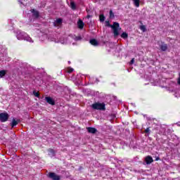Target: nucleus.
<instances>
[{"label": "nucleus", "mask_w": 180, "mask_h": 180, "mask_svg": "<svg viewBox=\"0 0 180 180\" xmlns=\"http://www.w3.org/2000/svg\"><path fill=\"white\" fill-rule=\"evenodd\" d=\"M89 18H91V15H87V19H89Z\"/></svg>", "instance_id": "nucleus-29"}, {"label": "nucleus", "mask_w": 180, "mask_h": 180, "mask_svg": "<svg viewBox=\"0 0 180 180\" xmlns=\"http://www.w3.org/2000/svg\"><path fill=\"white\" fill-rule=\"evenodd\" d=\"M18 40H27V41H32V38L30 37L27 36V34L25 32H22L20 33V34L18 36Z\"/></svg>", "instance_id": "nucleus-3"}, {"label": "nucleus", "mask_w": 180, "mask_h": 180, "mask_svg": "<svg viewBox=\"0 0 180 180\" xmlns=\"http://www.w3.org/2000/svg\"><path fill=\"white\" fill-rule=\"evenodd\" d=\"M160 47L162 51H167V50H168V45L166 44L160 45Z\"/></svg>", "instance_id": "nucleus-15"}, {"label": "nucleus", "mask_w": 180, "mask_h": 180, "mask_svg": "<svg viewBox=\"0 0 180 180\" xmlns=\"http://www.w3.org/2000/svg\"><path fill=\"white\" fill-rule=\"evenodd\" d=\"M106 105L105 103H94L91 105L92 109H94V110H106Z\"/></svg>", "instance_id": "nucleus-2"}, {"label": "nucleus", "mask_w": 180, "mask_h": 180, "mask_svg": "<svg viewBox=\"0 0 180 180\" xmlns=\"http://www.w3.org/2000/svg\"><path fill=\"white\" fill-rule=\"evenodd\" d=\"M79 169H82V167L80 166V167H79Z\"/></svg>", "instance_id": "nucleus-31"}, {"label": "nucleus", "mask_w": 180, "mask_h": 180, "mask_svg": "<svg viewBox=\"0 0 180 180\" xmlns=\"http://www.w3.org/2000/svg\"><path fill=\"white\" fill-rule=\"evenodd\" d=\"M121 37L122 39H127V37H129V34H127V32H122V34H121Z\"/></svg>", "instance_id": "nucleus-18"}, {"label": "nucleus", "mask_w": 180, "mask_h": 180, "mask_svg": "<svg viewBox=\"0 0 180 180\" xmlns=\"http://www.w3.org/2000/svg\"><path fill=\"white\" fill-rule=\"evenodd\" d=\"M145 162H146L147 165H150V164L154 162V160L153 159V157L148 155L146 157Z\"/></svg>", "instance_id": "nucleus-8"}, {"label": "nucleus", "mask_w": 180, "mask_h": 180, "mask_svg": "<svg viewBox=\"0 0 180 180\" xmlns=\"http://www.w3.org/2000/svg\"><path fill=\"white\" fill-rule=\"evenodd\" d=\"M74 40L75 41H79V40H82V37L81 36L75 37H74Z\"/></svg>", "instance_id": "nucleus-21"}, {"label": "nucleus", "mask_w": 180, "mask_h": 180, "mask_svg": "<svg viewBox=\"0 0 180 180\" xmlns=\"http://www.w3.org/2000/svg\"><path fill=\"white\" fill-rule=\"evenodd\" d=\"M134 4L136 8H139L140 6V0H134Z\"/></svg>", "instance_id": "nucleus-19"}, {"label": "nucleus", "mask_w": 180, "mask_h": 180, "mask_svg": "<svg viewBox=\"0 0 180 180\" xmlns=\"http://www.w3.org/2000/svg\"><path fill=\"white\" fill-rule=\"evenodd\" d=\"M105 15L103 14H101L99 15V20H100V22H105Z\"/></svg>", "instance_id": "nucleus-20"}, {"label": "nucleus", "mask_w": 180, "mask_h": 180, "mask_svg": "<svg viewBox=\"0 0 180 180\" xmlns=\"http://www.w3.org/2000/svg\"><path fill=\"white\" fill-rule=\"evenodd\" d=\"M6 75V70H1L0 71V78H3V77H5Z\"/></svg>", "instance_id": "nucleus-17"}, {"label": "nucleus", "mask_w": 180, "mask_h": 180, "mask_svg": "<svg viewBox=\"0 0 180 180\" xmlns=\"http://www.w3.org/2000/svg\"><path fill=\"white\" fill-rule=\"evenodd\" d=\"M89 43L90 44H91V46H94V47H97V46H99V42L95 39H90Z\"/></svg>", "instance_id": "nucleus-11"}, {"label": "nucleus", "mask_w": 180, "mask_h": 180, "mask_svg": "<svg viewBox=\"0 0 180 180\" xmlns=\"http://www.w3.org/2000/svg\"><path fill=\"white\" fill-rule=\"evenodd\" d=\"M45 101H46V103L49 105H52V106L56 105V101L50 96L45 97Z\"/></svg>", "instance_id": "nucleus-7"}, {"label": "nucleus", "mask_w": 180, "mask_h": 180, "mask_svg": "<svg viewBox=\"0 0 180 180\" xmlns=\"http://www.w3.org/2000/svg\"><path fill=\"white\" fill-rule=\"evenodd\" d=\"M169 131L170 129H168V127H167L166 126H161L159 129L158 134H160V136H167V134H168Z\"/></svg>", "instance_id": "nucleus-4"}, {"label": "nucleus", "mask_w": 180, "mask_h": 180, "mask_svg": "<svg viewBox=\"0 0 180 180\" xmlns=\"http://www.w3.org/2000/svg\"><path fill=\"white\" fill-rule=\"evenodd\" d=\"M9 119V114L8 112H1L0 113V121L1 123H5V122H8Z\"/></svg>", "instance_id": "nucleus-6"}, {"label": "nucleus", "mask_w": 180, "mask_h": 180, "mask_svg": "<svg viewBox=\"0 0 180 180\" xmlns=\"http://www.w3.org/2000/svg\"><path fill=\"white\" fill-rule=\"evenodd\" d=\"M19 123H20V120H15V118H13L11 123V126L12 128H13V127H15V126H18V124H19Z\"/></svg>", "instance_id": "nucleus-9"}, {"label": "nucleus", "mask_w": 180, "mask_h": 180, "mask_svg": "<svg viewBox=\"0 0 180 180\" xmlns=\"http://www.w3.org/2000/svg\"><path fill=\"white\" fill-rule=\"evenodd\" d=\"M110 19H113L115 18V13H113V11L110 10Z\"/></svg>", "instance_id": "nucleus-22"}, {"label": "nucleus", "mask_w": 180, "mask_h": 180, "mask_svg": "<svg viewBox=\"0 0 180 180\" xmlns=\"http://www.w3.org/2000/svg\"><path fill=\"white\" fill-rule=\"evenodd\" d=\"M75 77H72V79H75Z\"/></svg>", "instance_id": "nucleus-32"}, {"label": "nucleus", "mask_w": 180, "mask_h": 180, "mask_svg": "<svg viewBox=\"0 0 180 180\" xmlns=\"http://www.w3.org/2000/svg\"><path fill=\"white\" fill-rule=\"evenodd\" d=\"M105 26L112 29L115 37H117V36H119V30H120V29H122L120 28V25L119 22H114L113 25H112L109 21H105Z\"/></svg>", "instance_id": "nucleus-1"}, {"label": "nucleus", "mask_w": 180, "mask_h": 180, "mask_svg": "<svg viewBox=\"0 0 180 180\" xmlns=\"http://www.w3.org/2000/svg\"><path fill=\"white\" fill-rule=\"evenodd\" d=\"M74 68L71 67H68V74H71V72H73Z\"/></svg>", "instance_id": "nucleus-25"}, {"label": "nucleus", "mask_w": 180, "mask_h": 180, "mask_svg": "<svg viewBox=\"0 0 180 180\" xmlns=\"http://www.w3.org/2000/svg\"><path fill=\"white\" fill-rule=\"evenodd\" d=\"M46 176L48 178H49V179H51V180H60V179H61V176H60L57 175V174H56L54 172H51L48 173L46 174Z\"/></svg>", "instance_id": "nucleus-5"}, {"label": "nucleus", "mask_w": 180, "mask_h": 180, "mask_svg": "<svg viewBox=\"0 0 180 180\" xmlns=\"http://www.w3.org/2000/svg\"><path fill=\"white\" fill-rule=\"evenodd\" d=\"M87 131L89 133H91V134H95V133H96V131H98V129H96V128H94V127H87Z\"/></svg>", "instance_id": "nucleus-13"}, {"label": "nucleus", "mask_w": 180, "mask_h": 180, "mask_svg": "<svg viewBox=\"0 0 180 180\" xmlns=\"http://www.w3.org/2000/svg\"><path fill=\"white\" fill-rule=\"evenodd\" d=\"M70 8L72 11H77V4H75V1L70 0Z\"/></svg>", "instance_id": "nucleus-10"}, {"label": "nucleus", "mask_w": 180, "mask_h": 180, "mask_svg": "<svg viewBox=\"0 0 180 180\" xmlns=\"http://www.w3.org/2000/svg\"><path fill=\"white\" fill-rule=\"evenodd\" d=\"M33 95L36 96V98H39L40 96V94L39 92L33 91Z\"/></svg>", "instance_id": "nucleus-24"}, {"label": "nucleus", "mask_w": 180, "mask_h": 180, "mask_svg": "<svg viewBox=\"0 0 180 180\" xmlns=\"http://www.w3.org/2000/svg\"><path fill=\"white\" fill-rule=\"evenodd\" d=\"M63 23V19L61 18H58L54 22L53 25L54 26H60Z\"/></svg>", "instance_id": "nucleus-14"}, {"label": "nucleus", "mask_w": 180, "mask_h": 180, "mask_svg": "<svg viewBox=\"0 0 180 180\" xmlns=\"http://www.w3.org/2000/svg\"><path fill=\"white\" fill-rule=\"evenodd\" d=\"M139 29L142 30V32H146L147 29L146 28V25H141Z\"/></svg>", "instance_id": "nucleus-23"}, {"label": "nucleus", "mask_w": 180, "mask_h": 180, "mask_svg": "<svg viewBox=\"0 0 180 180\" xmlns=\"http://www.w3.org/2000/svg\"><path fill=\"white\" fill-rule=\"evenodd\" d=\"M130 65H132V64H134V58H133L131 61L129 62Z\"/></svg>", "instance_id": "nucleus-28"}, {"label": "nucleus", "mask_w": 180, "mask_h": 180, "mask_svg": "<svg viewBox=\"0 0 180 180\" xmlns=\"http://www.w3.org/2000/svg\"><path fill=\"white\" fill-rule=\"evenodd\" d=\"M144 133H146L147 134H150V127H148L145 129Z\"/></svg>", "instance_id": "nucleus-26"}, {"label": "nucleus", "mask_w": 180, "mask_h": 180, "mask_svg": "<svg viewBox=\"0 0 180 180\" xmlns=\"http://www.w3.org/2000/svg\"><path fill=\"white\" fill-rule=\"evenodd\" d=\"M158 160H160V158H156V161H158Z\"/></svg>", "instance_id": "nucleus-30"}, {"label": "nucleus", "mask_w": 180, "mask_h": 180, "mask_svg": "<svg viewBox=\"0 0 180 180\" xmlns=\"http://www.w3.org/2000/svg\"><path fill=\"white\" fill-rule=\"evenodd\" d=\"M84 26H85L84 21H82V20H79L77 22V27L80 30H82L84 29Z\"/></svg>", "instance_id": "nucleus-12"}, {"label": "nucleus", "mask_w": 180, "mask_h": 180, "mask_svg": "<svg viewBox=\"0 0 180 180\" xmlns=\"http://www.w3.org/2000/svg\"><path fill=\"white\" fill-rule=\"evenodd\" d=\"M32 15H33V16H34V18H37L40 16V14L37 11L32 9Z\"/></svg>", "instance_id": "nucleus-16"}, {"label": "nucleus", "mask_w": 180, "mask_h": 180, "mask_svg": "<svg viewBox=\"0 0 180 180\" xmlns=\"http://www.w3.org/2000/svg\"><path fill=\"white\" fill-rule=\"evenodd\" d=\"M48 151H49V153H51V154H54V150L52 149V148H49V149L48 150Z\"/></svg>", "instance_id": "nucleus-27"}]
</instances>
